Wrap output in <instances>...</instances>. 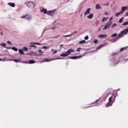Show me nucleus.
<instances>
[{
	"instance_id": "obj_1",
	"label": "nucleus",
	"mask_w": 128,
	"mask_h": 128,
	"mask_svg": "<svg viewBox=\"0 0 128 128\" xmlns=\"http://www.w3.org/2000/svg\"><path fill=\"white\" fill-rule=\"evenodd\" d=\"M116 96H110L109 99H108V104L106 105V108H108V106H112V101L113 100L114 102V100H116Z\"/></svg>"
},
{
	"instance_id": "obj_2",
	"label": "nucleus",
	"mask_w": 128,
	"mask_h": 128,
	"mask_svg": "<svg viewBox=\"0 0 128 128\" xmlns=\"http://www.w3.org/2000/svg\"><path fill=\"white\" fill-rule=\"evenodd\" d=\"M74 52V50L70 48L66 51V53L62 54L60 56H68V54H70V52Z\"/></svg>"
},
{
	"instance_id": "obj_3",
	"label": "nucleus",
	"mask_w": 128,
	"mask_h": 128,
	"mask_svg": "<svg viewBox=\"0 0 128 128\" xmlns=\"http://www.w3.org/2000/svg\"><path fill=\"white\" fill-rule=\"evenodd\" d=\"M128 33V28L126 29H124L122 30L120 34H118L119 38H122L124 34H126Z\"/></svg>"
},
{
	"instance_id": "obj_4",
	"label": "nucleus",
	"mask_w": 128,
	"mask_h": 128,
	"mask_svg": "<svg viewBox=\"0 0 128 128\" xmlns=\"http://www.w3.org/2000/svg\"><path fill=\"white\" fill-rule=\"evenodd\" d=\"M25 4L30 8H34V4L32 2H26Z\"/></svg>"
},
{
	"instance_id": "obj_5",
	"label": "nucleus",
	"mask_w": 128,
	"mask_h": 128,
	"mask_svg": "<svg viewBox=\"0 0 128 128\" xmlns=\"http://www.w3.org/2000/svg\"><path fill=\"white\" fill-rule=\"evenodd\" d=\"M21 18H24V20H32V16L26 14L25 16H23L20 17Z\"/></svg>"
},
{
	"instance_id": "obj_6",
	"label": "nucleus",
	"mask_w": 128,
	"mask_h": 128,
	"mask_svg": "<svg viewBox=\"0 0 128 128\" xmlns=\"http://www.w3.org/2000/svg\"><path fill=\"white\" fill-rule=\"evenodd\" d=\"M112 22H110L106 24L104 27L103 28L104 30H106V28H110V26H112Z\"/></svg>"
},
{
	"instance_id": "obj_7",
	"label": "nucleus",
	"mask_w": 128,
	"mask_h": 128,
	"mask_svg": "<svg viewBox=\"0 0 128 128\" xmlns=\"http://www.w3.org/2000/svg\"><path fill=\"white\" fill-rule=\"evenodd\" d=\"M82 58V56H70L68 58L70 60H78V58Z\"/></svg>"
},
{
	"instance_id": "obj_8",
	"label": "nucleus",
	"mask_w": 128,
	"mask_h": 128,
	"mask_svg": "<svg viewBox=\"0 0 128 128\" xmlns=\"http://www.w3.org/2000/svg\"><path fill=\"white\" fill-rule=\"evenodd\" d=\"M54 12H56V10H49L47 12V14L48 16H54Z\"/></svg>"
},
{
	"instance_id": "obj_9",
	"label": "nucleus",
	"mask_w": 128,
	"mask_h": 128,
	"mask_svg": "<svg viewBox=\"0 0 128 128\" xmlns=\"http://www.w3.org/2000/svg\"><path fill=\"white\" fill-rule=\"evenodd\" d=\"M90 10H91L90 8H88L84 13V16H87V14H90Z\"/></svg>"
},
{
	"instance_id": "obj_10",
	"label": "nucleus",
	"mask_w": 128,
	"mask_h": 128,
	"mask_svg": "<svg viewBox=\"0 0 128 128\" xmlns=\"http://www.w3.org/2000/svg\"><path fill=\"white\" fill-rule=\"evenodd\" d=\"M106 36H107L106 34H100L98 36V38H106Z\"/></svg>"
},
{
	"instance_id": "obj_11",
	"label": "nucleus",
	"mask_w": 128,
	"mask_h": 128,
	"mask_svg": "<svg viewBox=\"0 0 128 128\" xmlns=\"http://www.w3.org/2000/svg\"><path fill=\"white\" fill-rule=\"evenodd\" d=\"M88 18H89L90 20H92V18H94V14H90V15L87 16Z\"/></svg>"
},
{
	"instance_id": "obj_12",
	"label": "nucleus",
	"mask_w": 128,
	"mask_h": 128,
	"mask_svg": "<svg viewBox=\"0 0 128 128\" xmlns=\"http://www.w3.org/2000/svg\"><path fill=\"white\" fill-rule=\"evenodd\" d=\"M8 4L12 8H14V6H16V4H14V3L9 2L8 3Z\"/></svg>"
},
{
	"instance_id": "obj_13",
	"label": "nucleus",
	"mask_w": 128,
	"mask_h": 128,
	"mask_svg": "<svg viewBox=\"0 0 128 128\" xmlns=\"http://www.w3.org/2000/svg\"><path fill=\"white\" fill-rule=\"evenodd\" d=\"M41 12H44V14H48V10L46 9L42 8L41 10Z\"/></svg>"
},
{
	"instance_id": "obj_14",
	"label": "nucleus",
	"mask_w": 128,
	"mask_h": 128,
	"mask_svg": "<svg viewBox=\"0 0 128 128\" xmlns=\"http://www.w3.org/2000/svg\"><path fill=\"white\" fill-rule=\"evenodd\" d=\"M100 8H100V4H96V9L100 10Z\"/></svg>"
},
{
	"instance_id": "obj_15",
	"label": "nucleus",
	"mask_w": 128,
	"mask_h": 128,
	"mask_svg": "<svg viewBox=\"0 0 128 128\" xmlns=\"http://www.w3.org/2000/svg\"><path fill=\"white\" fill-rule=\"evenodd\" d=\"M18 52H20V54H24V50H22V49H19Z\"/></svg>"
},
{
	"instance_id": "obj_16",
	"label": "nucleus",
	"mask_w": 128,
	"mask_h": 128,
	"mask_svg": "<svg viewBox=\"0 0 128 128\" xmlns=\"http://www.w3.org/2000/svg\"><path fill=\"white\" fill-rule=\"evenodd\" d=\"M124 14V12L121 11L120 12H118L116 14V16H120V14Z\"/></svg>"
},
{
	"instance_id": "obj_17",
	"label": "nucleus",
	"mask_w": 128,
	"mask_h": 128,
	"mask_svg": "<svg viewBox=\"0 0 128 128\" xmlns=\"http://www.w3.org/2000/svg\"><path fill=\"white\" fill-rule=\"evenodd\" d=\"M28 63L30 64H35L36 61H34V60H30L28 61Z\"/></svg>"
},
{
	"instance_id": "obj_18",
	"label": "nucleus",
	"mask_w": 128,
	"mask_h": 128,
	"mask_svg": "<svg viewBox=\"0 0 128 128\" xmlns=\"http://www.w3.org/2000/svg\"><path fill=\"white\" fill-rule=\"evenodd\" d=\"M124 17H122L120 19L119 21H118V22L120 24H122V22H124Z\"/></svg>"
},
{
	"instance_id": "obj_19",
	"label": "nucleus",
	"mask_w": 128,
	"mask_h": 128,
	"mask_svg": "<svg viewBox=\"0 0 128 128\" xmlns=\"http://www.w3.org/2000/svg\"><path fill=\"white\" fill-rule=\"evenodd\" d=\"M104 46V44L100 45V46H98L96 48V50H100V48H103Z\"/></svg>"
},
{
	"instance_id": "obj_20",
	"label": "nucleus",
	"mask_w": 128,
	"mask_h": 128,
	"mask_svg": "<svg viewBox=\"0 0 128 128\" xmlns=\"http://www.w3.org/2000/svg\"><path fill=\"white\" fill-rule=\"evenodd\" d=\"M124 50H126V48L124 47V48H121L120 49V50H119V52H124Z\"/></svg>"
},
{
	"instance_id": "obj_21",
	"label": "nucleus",
	"mask_w": 128,
	"mask_h": 128,
	"mask_svg": "<svg viewBox=\"0 0 128 128\" xmlns=\"http://www.w3.org/2000/svg\"><path fill=\"white\" fill-rule=\"evenodd\" d=\"M126 8H127L126 6H122V10H121V11H122V12H124V11L126 10Z\"/></svg>"
},
{
	"instance_id": "obj_22",
	"label": "nucleus",
	"mask_w": 128,
	"mask_h": 128,
	"mask_svg": "<svg viewBox=\"0 0 128 128\" xmlns=\"http://www.w3.org/2000/svg\"><path fill=\"white\" fill-rule=\"evenodd\" d=\"M30 44H37L38 46H40V43H36V42H32V43H30Z\"/></svg>"
},
{
	"instance_id": "obj_23",
	"label": "nucleus",
	"mask_w": 128,
	"mask_h": 128,
	"mask_svg": "<svg viewBox=\"0 0 128 128\" xmlns=\"http://www.w3.org/2000/svg\"><path fill=\"white\" fill-rule=\"evenodd\" d=\"M12 49L13 50H14V52H18V49L16 48V47H12Z\"/></svg>"
},
{
	"instance_id": "obj_24",
	"label": "nucleus",
	"mask_w": 128,
	"mask_h": 128,
	"mask_svg": "<svg viewBox=\"0 0 128 128\" xmlns=\"http://www.w3.org/2000/svg\"><path fill=\"white\" fill-rule=\"evenodd\" d=\"M86 42V41L84 40H81L79 42V44H84Z\"/></svg>"
},
{
	"instance_id": "obj_25",
	"label": "nucleus",
	"mask_w": 128,
	"mask_h": 128,
	"mask_svg": "<svg viewBox=\"0 0 128 128\" xmlns=\"http://www.w3.org/2000/svg\"><path fill=\"white\" fill-rule=\"evenodd\" d=\"M6 43L2 42V43L0 44V46H6Z\"/></svg>"
},
{
	"instance_id": "obj_26",
	"label": "nucleus",
	"mask_w": 128,
	"mask_h": 128,
	"mask_svg": "<svg viewBox=\"0 0 128 128\" xmlns=\"http://www.w3.org/2000/svg\"><path fill=\"white\" fill-rule=\"evenodd\" d=\"M94 44H98V40L96 39H95L94 41Z\"/></svg>"
},
{
	"instance_id": "obj_27",
	"label": "nucleus",
	"mask_w": 128,
	"mask_h": 128,
	"mask_svg": "<svg viewBox=\"0 0 128 128\" xmlns=\"http://www.w3.org/2000/svg\"><path fill=\"white\" fill-rule=\"evenodd\" d=\"M128 22H126L122 24V26H128Z\"/></svg>"
},
{
	"instance_id": "obj_28",
	"label": "nucleus",
	"mask_w": 128,
	"mask_h": 128,
	"mask_svg": "<svg viewBox=\"0 0 128 128\" xmlns=\"http://www.w3.org/2000/svg\"><path fill=\"white\" fill-rule=\"evenodd\" d=\"M116 23H114L112 25L111 28H114V27H116Z\"/></svg>"
},
{
	"instance_id": "obj_29",
	"label": "nucleus",
	"mask_w": 128,
	"mask_h": 128,
	"mask_svg": "<svg viewBox=\"0 0 128 128\" xmlns=\"http://www.w3.org/2000/svg\"><path fill=\"white\" fill-rule=\"evenodd\" d=\"M23 50H24V52H26V51H28V48H26V47H24V48H23Z\"/></svg>"
},
{
	"instance_id": "obj_30",
	"label": "nucleus",
	"mask_w": 128,
	"mask_h": 128,
	"mask_svg": "<svg viewBox=\"0 0 128 128\" xmlns=\"http://www.w3.org/2000/svg\"><path fill=\"white\" fill-rule=\"evenodd\" d=\"M111 36H112V38H114V36H116V34L114 33V34H112Z\"/></svg>"
},
{
	"instance_id": "obj_31",
	"label": "nucleus",
	"mask_w": 128,
	"mask_h": 128,
	"mask_svg": "<svg viewBox=\"0 0 128 128\" xmlns=\"http://www.w3.org/2000/svg\"><path fill=\"white\" fill-rule=\"evenodd\" d=\"M104 16H108V12L106 11L104 12Z\"/></svg>"
},
{
	"instance_id": "obj_32",
	"label": "nucleus",
	"mask_w": 128,
	"mask_h": 128,
	"mask_svg": "<svg viewBox=\"0 0 128 128\" xmlns=\"http://www.w3.org/2000/svg\"><path fill=\"white\" fill-rule=\"evenodd\" d=\"M50 60H48V59H45L44 60V62H50Z\"/></svg>"
},
{
	"instance_id": "obj_33",
	"label": "nucleus",
	"mask_w": 128,
	"mask_h": 128,
	"mask_svg": "<svg viewBox=\"0 0 128 128\" xmlns=\"http://www.w3.org/2000/svg\"><path fill=\"white\" fill-rule=\"evenodd\" d=\"M103 6H110V3L108 2V3L105 4H103Z\"/></svg>"
},
{
	"instance_id": "obj_34",
	"label": "nucleus",
	"mask_w": 128,
	"mask_h": 128,
	"mask_svg": "<svg viewBox=\"0 0 128 128\" xmlns=\"http://www.w3.org/2000/svg\"><path fill=\"white\" fill-rule=\"evenodd\" d=\"M7 44H10V46H11L12 44V42H10V41H8L7 42Z\"/></svg>"
},
{
	"instance_id": "obj_35",
	"label": "nucleus",
	"mask_w": 128,
	"mask_h": 128,
	"mask_svg": "<svg viewBox=\"0 0 128 128\" xmlns=\"http://www.w3.org/2000/svg\"><path fill=\"white\" fill-rule=\"evenodd\" d=\"M14 62H18V60H16V59H14Z\"/></svg>"
},
{
	"instance_id": "obj_36",
	"label": "nucleus",
	"mask_w": 128,
	"mask_h": 128,
	"mask_svg": "<svg viewBox=\"0 0 128 128\" xmlns=\"http://www.w3.org/2000/svg\"><path fill=\"white\" fill-rule=\"evenodd\" d=\"M84 40H88V36H86L84 37Z\"/></svg>"
},
{
	"instance_id": "obj_37",
	"label": "nucleus",
	"mask_w": 128,
	"mask_h": 128,
	"mask_svg": "<svg viewBox=\"0 0 128 128\" xmlns=\"http://www.w3.org/2000/svg\"><path fill=\"white\" fill-rule=\"evenodd\" d=\"M30 48H36V46L34 45H31L30 46Z\"/></svg>"
},
{
	"instance_id": "obj_38",
	"label": "nucleus",
	"mask_w": 128,
	"mask_h": 128,
	"mask_svg": "<svg viewBox=\"0 0 128 128\" xmlns=\"http://www.w3.org/2000/svg\"><path fill=\"white\" fill-rule=\"evenodd\" d=\"M38 52H40V54H44V52H43L41 50H38Z\"/></svg>"
},
{
	"instance_id": "obj_39",
	"label": "nucleus",
	"mask_w": 128,
	"mask_h": 128,
	"mask_svg": "<svg viewBox=\"0 0 128 128\" xmlns=\"http://www.w3.org/2000/svg\"><path fill=\"white\" fill-rule=\"evenodd\" d=\"M70 36H70V35H66V36H64V38H68V37H70Z\"/></svg>"
},
{
	"instance_id": "obj_40",
	"label": "nucleus",
	"mask_w": 128,
	"mask_h": 128,
	"mask_svg": "<svg viewBox=\"0 0 128 128\" xmlns=\"http://www.w3.org/2000/svg\"><path fill=\"white\" fill-rule=\"evenodd\" d=\"M106 20V18L104 17L102 20V22H104Z\"/></svg>"
},
{
	"instance_id": "obj_41",
	"label": "nucleus",
	"mask_w": 128,
	"mask_h": 128,
	"mask_svg": "<svg viewBox=\"0 0 128 128\" xmlns=\"http://www.w3.org/2000/svg\"><path fill=\"white\" fill-rule=\"evenodd\" d=\"M80 48H78L77 50H76V52H80Z\"/></svg>"
},
{
	"instance_id": "obj_42",
	"label": "nucleus",
	"mask_w": 128,
	"mask_h": 128,
	"mask_svg": "<svg viewBox=\"0 0 128 128\" xmlns=\"http://www.w3.org/2000/svg\"><path fill=\"white\" fill-rule=\"evenodd\" d=\"M42 48L46 49V48H48V46H43Z\"/></svg>"
},
{
	"instance_id": "obj_43",
	"label": "nucleus",
	"mask_w": 128,
	"mask_h": 128,
	"mask_svg": "<svg viewBox=\"0 0 128 128\" xmlns=\"http://www.w3.org/2000/svg\"><path fill=\"white\" fill-rule=\"evenodd\" d=\"M125 16H128V12H126Z\"/></svg>"
},
{
	"instance_id": "obj_44",
	"label": "nucleus",
	"mask_w": 128,
	"mask_h": 128,
	"mask_svg": "<svg viewBox=\"0 0 128 128\" xmlns=\"http://www.w3.org/2000/svg\"><path fill=\"white\" fill-rule=\"evenodd\" d=\"M112 17H111L110 18V20H112Z\"/></svg>"
},
{
	"instance_id": "obj_45",
	"label": "nucleus",
	"mask_w": 128,
	"mask_h": 128,
	"mask_svg": "<svg viewBox=\"0 0 128 128\" xmlns=\"http://www.w3.org/2000/svg\"><path fill=\"white\" fill-rule=\"evenodd\" d=\"M56 52H58V51L54 50V52H53V54H56Z\"/></svg>"
},
{
	"instance_id": "obj_46",
	"label": "nucleus",
	"mask_w": 128,
	"mask_h": 128,
	"mask_svg": "<svg viewBox=\"0 0 128 128\" xmlns=\"http://www.w3.org/2000/svg\"><path fill=\"white\" fill-rule=\"evenodd\" d=\"M62 46H64V45L63 44H61V45H60V46L62 47Z\"/></svg>"
},
{
	"instance_id": "obj_47",
	"label": "nucleus",
	"mask_w": 128,
	"mask_h": 128,
	"mask_svg": "<svg viewBox=\"0 0 128 128\" xmlns=\"http://www.w3.org/2000/svg\"><path fill=\"white\" fill-rule=\"evenodd\" d=\"M52 52H54V49H52Z\"/></svg>"
},
{
	"instance_id": "obj_48",
	"label": "nucleus",
	"mask_w": 128,
	"mask_h": 128,
	"mask_svg": "<svg viewBox=\"0 0 128 128\" xmlns=\"http://www.w3.org/2000/svg\"><path fill=\"white\" fill-rule=\"evenodd\" d=\"M1 34H2V32H1Z\"/></svg>"
},
{
	"instance_id": "obj_49",
	"label": "nucleus",
	"mask_w": 128,
	"mask_h": 128,
	"mask_svg": "<svg viewBox=\"0 0 128 128\" xmlns=\"http://www.w3.org/2000/svg\"><path fill=\"white\" fill-rule=\"evenodd\" d=\"M90 106H88V108H90Z\"/></svg>"
},
{
	"instance_id": "obj_50",
	"label": "nucleus",
	"mask_w": 128,
	"mask_h": 128,
	"mask_svg": "<svg viewBox=\"0 0 128 128\" xmlns=\"http://www.w3.org/2000/svg\"><path fill=\"white\" fill-rule=\"evenodd\" d=\"M93 104H96V102H94Z\"/></svg>"
},
{
	"instance_id": "obj_51",
	"label": "nucleus",
	"mask_w": 128,
	"mask_h": 128,
	"mask_svg": "<svg viewBox=\"0 0 128 128\" xmlns=\"http://www.w3.org/2000/svg\"><path fill=\"white\" fill-rule=\"evenodd\" d=\"M0 60H2V59H0Z\"/></svg>"
},
{
	"instance_id": "obj_52",
	"label": "nucleus",
	"mask_w": 128,
	"mask_h": 128,
	"mask_svg": "<svg viewBox=\"0 0 128 128\" xmlns=\"http://www.w3.org/2000/svg\"><path fill=\"white\" fill-rule=\"evenodd\" d=\"M106 98H108V96H106Z\"/></svg>"
},
{
	"instance_id": "obj_53",
	"label": "nucleus",
	"mask_w": 128,
	"mask_h": 128,
	"mask_svg": "<svg viewBox=\"0 0 128 128\" xmlns=\"http://www.w3.org/2000/svg\"><path fill=\"white\" fill-rule=\"evenodd\" d=\"M36 56H38V54H36Z\"/></svg>"
},
{
	"instance_id": "obj_54",
	"label": "nucleus",
	"mask_w": 128,
	"mask_h": 128,
	"mask_svg": "<svg viewBox=\"0 0 128 128\" xmlns=\"http://www.w3.org/2000/svg\"><path fill=\"white\" fill-rule=\"evenodd\" d=\"M96 102H98V100H96Z\"/></svg>"
}]
</instances>
